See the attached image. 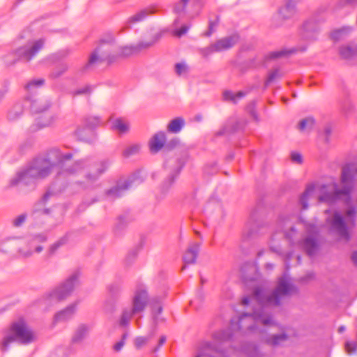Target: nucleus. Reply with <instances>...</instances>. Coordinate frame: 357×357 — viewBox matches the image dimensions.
I'll use <instances>...</instances> for the list:
<instances>
[{
	"instance_id": "nucleus-1",
	"label": "nucleus",
	"mask_w": 357,
	"mask_h": 357,
	"mask_svg": "<svg viewBox=\"0 0 357 357\" xmlns=\"http://www.w3.org/2000/svg\"><path fill=\"white\" fill-rule=\"evenodd\" d=\"M297 293L296 287L290 282L287 275H284L278 279L275 289L268 293L264 289L257 287L254 290L251 298L248 296L242 299L243 305H248L250 301L258 304L259 307L255 308L252 313H243L236 322L231 321L229 328L221 330L213 334V343L206 342L197 349L195 357H219L223 356V351L218 344L226 342L234 335L232 331H242L243 333H257V326L274 324L271 314L268 311L269 306H278L285 298Z\"/></svg>"
},
{
	"instance_id": "nucleus-2",
	"label": "nucleus",
	"mask_w": 357,
	"mask_h": 357,
	"mask_svg": "<svg viewBox=\"0 0 357 357\" xmlns=\"http://www.w3.org/2000/svg\"><path fill=\"white\" fill-rule=\"evenodd\" d=\"M73 157L71 153H63L59 149L53 148L49 150L43 156L36 158L27 167L19 171L15 177L10 181V186L20 184L24 186L36 187V180H43L48 177L54 169L56 176L64 178L66 162Z\"/></svg>"
},
{
	"instance_id": "nucleus-3",
	"label": "nucleus",
	"mask_w": 357,
	"mask_h": 357,
	"mask_svg": "<svg viewBox=\"0 0 357 357\" xmlns=\"http://www.w3.org/2000/svg\"><path fill=\"white\" fill-rule=\"evenodd\" d=\"M110 164L108 160L94 162L86 158L76 160L68 167H66L65 171H61L60 174H64V178L82 174L84 180L79 183L87 188L91 187L98 180L100 176L107 170Z\"/></svg>"
},
{
	"instance_id": "nucleus-4",
	"label": "nucleus",
	"mask_w": 357,
	"mask_h": 357,
	"mask_svg": "<svg viewBox=\"0 0 357 357\" xmlns=\"http://www.w3.org/2000/svg\"><path fill=\"white\" fill-rule=\"evenodd\" d=\"M37 340L36 333L23 319H20L11 324L8 333L0 343V350L6 352L11 344L16 342L20 344L28 345Z\"/></svg>"
},
{
	"instance_id": "nucleus-5",
	"label": "nucleus",
	"mask_w": 357,
	"mask_h": 357,
	"mask_svg": "<svg viewBox=\"0 0 357 357\" xmlns=\"http://www.w3.org/2000/svg\"><path fill=\"white\" fill-rule=\"evenodd\" d=\"M357 174V167L354 165H347L343 167L342 169L341 183L342 187L337 188L335 183L332 185V190L326 192L324 190L328 187L326 185L321 186L322 194L319 196V201L321 202L333 203L340 195H348L350 194L353 188V180L354 176Z\"/></svg>"
},
{
	"instance_id": "nucleus-6",
	"label": "nucleus",
	"mask_w": 357,
	"mask_h": 357,
	"mask_svg": "<svg viewBox=\"0 0 357 357\" xmlns=\"http://www.w3.org/2000/svg\"><path fill=\"white\" fill-rule=\"evenodd\" d=\"M117 58V46L114 38L109 36L107 39L100 40L99 45L91 54L86 68L91 65L100 63L104 61L112 63Z\"/></svg>"
},
{
	"instance_id": "nucleus-7",
	"label": "nucleus",
	"mask_w": 357,
	"mask_h": 357,
	"mask_svg": "<svg viewBox=\"0 0 357 357\" xmlns=\"http://www.w3.org/2000/svg\"><path fill=\"white\" fill-rule=\"evenodd\" d=\"M47 236L45 233H38L18 239L16 242L17 253L20 257L29 258L33 252L40 253L43 246L40 244L46 242Z\"/></svg>"
},
{
	"instance_id": "nucleus-8",
	"label": "nucleus",
	"mask_w": 357,
	"mask_h": 357,
	"mask_svg": "<svg viewBox=\"0 0 357 357\" xmlns=\"http://www.w3.org/2000/svg\"><path fill=\"white\" fill-rule=\"evenodd\" d=\"M79 273L74 272L60 286L51 291L47 300L50 303H56L68 297L79 284Z\"/></svg>"
},
{
	"instance_id": "nucleus-9",
	"label": "nucleus",
	"mask_w": 357,
	"mask_h": 357,
	"mask_svg": "<svg viewBox=\"0 0 357 357\" xmlns=\"http://www.w3.org/2000/svg\"><path fill=\"white\" fill-rule=\"evenodd\" d=\"M45 41L41 38L29 40L17 49V56L20 61L29 63L36 58L38 54L43 49Z\"/></svg>"
},
{
	"instance_id": "nucleus-10",
	"label": "nucleus",
	"mask_w": 357,
	"mask_h": 357,
	"mask_svg": "<svg viewBox=\"0 0 357 357\" xmlns=\"http://www.w3.org/2000/svg\"><path fill=\"white\" fill-rule=\"evenodd\" d=\"M305 230L308 236L303 240L300 241V245L305 250L306 254L312 257L315 255L318 248L319 243L317 236L319 234V229L317 227L312 223L305 224Z\"/></svg>"
},
{
	"instance_id": "nucleus-11",
	"label": "nucleus",
	"mask_w": 357,
	"mask_h": 357,
	"mask_svg": "<svg viewBox=\"0 0 357 357\" xmlns=\"http://www.w3.org/2000/svg\"><path fill=\"white\" fill-rule=\"evenodd\" d=\"M183 167V161L179 158H170L165 163V167L169 172L168 177L163 181L161 185L162 192L165 194L174 184L176 178L179 174Z\"/></svg>"
},
{
	"instance_id": "nucleus-12",
	"label": "nucleus",
	"mask_w": 357,
	"mask_h": 357,
	"mask_svg": "<svg viewBox=\"0 0 357 357\" xmlns=\"http://www.w3.org/2000/svg\"><path fill=\"white\" fill-rule=\"evenodd\" d=\"M327 222L329 225L331 232L337 234L346 241L349 239L347 225L342 216L338 212L334 213L331 218H328Z\"/></svg>"
},
{
	"instance_id": "nucleus-13",
	"label": "nucleus",
	"mask_w": 357,
	"mask_h": 357,
	"mask_svg": "<svg viewBox=\"0 0 357 357\" xmlns=\"http://www.w3.org/2000/svg\"><path fill=\"white\" fill-rule=\"evenodd\" d=\"M149 295L147 290L145 287L140 286L138 287L134 292L132 299V312L137 314L142 312L149 303Z\"/></svg>"
},
{
	"instance_id": "nucleus-14",
	"label": "nucleus",
	"mask_w": 357,
	"mask_h": 357,
	"mask_svg": "<svg viewBox=\"0 0 357 357\" xmlns=\"http://www.w3.org/2000/svg\"><path fill=\"white\" fill-rule=\"evenodd\" d=\"M132 179L118 181L114 187L105 191L106 197L110 200L121 197L132 186Z\"/></svg>"
},
{
	"instance_id": "nucleus-15",
	"label": "nucleus",
	"mask_w": 357,
	"mask_h": 357,
	"mask_svg": "<svg viewBox=\"0 0 357 357\" xmlns=\"http://www.w3.org/2000/svg\"><path fill=\"white\" fill-rule=\"evenodd\" d=\"M319 27L314 20H307L303 25L301 35L303 40L314 41L317 40Z\"/></svg>"
},
{
	"instance_id": "nucleus-16",
	"label": "nucleus",
	"mask_w": 357,
	"mask_h": 357,
	"mask_svg": "<svg viewBox=\"0 0 357 357\" xmlns=\"http://www.w3.org/2000/svg\"><path fill=\"white\" fill-rule=\"evenodd\" d=\"M199 248L200 244L198 243H192L189 245L183 257L185 265L183 266L181 268L182 271L186 268V264H195L199 252Z\"/></svg>"
},
{
	"instance_id": "nucleus-17",
	"label": "nucleus",
	"mask_w": 357,
	"mask_h": 357,
	"mask_svg": "<svg viewBox=\"0 0 357 357\" xmlns=\"http://www.w3.org/2000/svg\"><path fill=\"white\" fill-rule=\"evenodd\" d=\"M238 38V36L234 34L218 40L214 43L216 52H220L231 48L237 43Z\"/></svg>"
},
{
	"instance_id": "nucleus-18",
	"label": "nucleus",
	"mask_w": 357,
	"mask_h": 357,
	"mask_svg": "<svg viewBox=\"0 0 357 357\" xmlns=\"http://www.w3.org/2000/svg\"><path fill=\"white\" fill-rule=\"evenodd\" d=\"M166 135L163 132L155 133L149 142L150 151L153 153H156L162 148L165 149Z\"/></svg>"
},
{
	"instance_id": "nucleus-19",
	"label": "nucleus",
	"mask_w": 357,
	"mask_h": 357,
	"mask_svg": "<svg viewBox=\"0 0 357 357\" xmlns=\"http://www.w3.org/2000/svg\"><path fill=\"white\" fill-rule=\"evenodd\" d=\"M53 195V192L50 190H47L42 197L41 199L35 205L34 208L33 209L32 215L35 218L39 217L40 215H48L50 213V208H40V207L43 206L49 200L50 197Z\"/></svg>"
},
{
	"instance_id": "nucleus-20",
	"label": "nucleus",
	"mask_w": 357,
	"mask_h": 357,
	"mask_svg": "<svg viewBox=\"0 0 357 357\" xmlns=\"http://www.w3.org/2000/svg\"><path fill=\"white\" fill-rule=\"evenodd\" d=\"M110 294V298H107L105 303V310L112 313L115 308L116 299L119 294L120 288L117 285L112 284L108 287Z\"/></svg>"
},
{
	"instance_id": "nucleus-21",
	"label": "nucleus",
	"mask_w": 357,
	"mask_h": 357,
	"mask_svg": "<svg viewBox=\"0 0 357 357\" xmlns=\"http://www.w3.org/2000/svg\"><path fill=\"white\" fill-rule=\"evenodd\" d=\"M77 305V303H74L66 307L64 310L56 313L54 316V321L61 322L71 319L75 313Z\"/></svg>"
},
{
	"instance_id": "nucleus-22",
	"label": "nucleus",
	"mask_w": 357,
	"mask_h": 357,
	"mask_svg": "<svg viewBox=\"0 0 357 357\" xmlns=\"http://www.w3.org/2000/svg\"><path fill=\"white\" fill-rule=\"evenodd\" d=\"M295 13V1L294 0H286L284 6L278 10V17L282 20H287L291 18Z\"/></svg>"
},
{
	"instance_id": "nucleus-23",
	"label": "nucleus",
	"mask_w": 357,
	"mask_h": 357,
	"mask_svg": "<svg viewBox=\"0 0 357 357\" xmlns=\"http://www.w3.org/2000/svg\"><path fill=\"white\" fill-rule=\"evenodd\" d=\"M306 50V47H293L289 50L283 49L279 51H275L270 52L268 54L266 55V59H275L280 57L286 56L294 53H296L298 52H303Z\"/></svg>"
},
{
	"instance_id": "nucleus-24",
	"label": "nucleus",
	"mask_w": 357,
	"mask_h": 357,
	"mask_svg": "<svg viewBox=\"0 0 357 357\" xmlns=\"http://www.w3.org/2000/svg\"><path fill=\"white\" fill-rule=\"evenodd\" d=\"M51 107V102L46 99H34L31 102V111L35 114L43 113Z\"/></svg>"
},
{
	"instance_id": "nucleus-25",
	"label": "nucleus",
	"mask_w": 357,
	"mask_h": 357,
	"mask_svg": "<svg viewBox=\"0 0 357 357\" xmlns=\"http://www.w3.org/2000/svg\"><path fill=\"white\" fill-rule=\"evenodd\" d=\"M339 54L343 59H352L357 56V45H342L339 48Z\"/></svg>"
},
{
	"instance_id": "nucleus-26",
	"label": "nucleus",
	"mask_w": 357,
	"mask_h": 357,
	"mask_svg": "<svg viewBox=\"0 0 357 357\" xmlns=\"http://www.w3.org/2000/svg\"><path fill=\"white\" fill-rule=\"evenodd\" d=\"M288 338L289 336L287 333H282L281 334L265 337L263 338V341L270 346L276 347L287 341Z\"/></svg>"
},
{
	"instance_id": "nucleus-27",
	"label": "nucleus",
	"mask_w": 357,
	"mask_h": 357,
	"mask_svg": "<svg viewBox=\"0 0 357 357\" xmlns=\"http://www.w3.org/2000/svg\"><path fill=\"white\" fill-rule=\"evenodd\" d=\"M353 31L351 26H346L340 29L334 30L331 33V38L335 41H338L343 39L345 36L349 34Z\"/></svg>"
},
{
	"instance_id": "nucleus-28",
	"label": "nucleus",
	"mask_w": 357,
	"mask_h": 357,
	"mask_svg": "<svg viewBox=\"0 0 357 357\" xmlns=\"http://www.w3.org/2000/svg\"><path fill=\"white\" fill-rule=\"evenodd\" d=\"M45 80L43 78L33 79L29 80L24 86V89L29 93H33L39 88L44 86Z\"/></svg>"
},
{
	"instance_id": "nucleus-29",
	"label": "nucleus",
	"mask_w": 357,
	"mask_h": 357,
	"mask_svg": "<svg viewBox=\"0 0 357 357\" xmlns=\"http://www.w3.org/2000/svg\"><path fill=\"white\" fill-rule=\"evenodd\" d=\"M152 12L149 10L144 9L139 11L136 14L130 17L127 22L126 25L130 26L132 24H135L144 20L147 16H149Z\"/></svg>"
},
{
	"instance_id": "nucleus-30",
	"label": "nucleus",
	"mask_w": 357,
	"mask_h": 357,
	"mask_svg": "<svg viewBox=\"0 0 357 357\" xmlns=\"http://www.w3.org/2000/svg\"><path fill=\"white\" fill-rule=\"evenodd\" d=\"M247 93L243 91H238L236 93H233L231 91L226 90L223 92L222 96L225 101L231 102L236 104L238 100L245 96Z\"/></svg>"
},
{
	"instance_id": "nucleus-31",
	"label": "nucleus",
	"mask_w": 357,
	"mask_h": 357,
	"mask_svg": "<svg viewBox=\"0 0 357 357\" xmlns=\"http://www.w3.org/2000/svg\"><path fill=\"white\" fill-rule=\"evenodd\" d=\"M185 121L184 119L181 117H178L172 120L168 126L167 130L170 132L178 133L179 132L182 128L184 126Z\"/></svg>"
},
{
	"instance_id": "nucleus-32",
	"label": "nucleus",
	"mask_w": 357,
	"mask_h": 357,
	"mask_svg": "<svg viewBox=\"0 0 357 357\" xmlns=\"http://www.w3.org/2000/svg\"><path fill=\"white\" fill-rule=\"evenodd\" d=\"M88 332L89 328L86 325L79 326L75 332L72 341L75 343L80 342L86 337Z\"/></svg>"
},
{
	"instance_id": "nucleus-33",
	"label": "nucleus",
	"mask_w": 357,
	"mask_h": 357,
	"mask_svg": "<svg viewBox=\"0 0 357 357\" xmlns=\"http://www.w3.org/2000/svg\"><path fill=\"white\" fill-rule=\"evenodd\" d=\"M56 117L53 114H45L40 116L37 119V125L39 128H43L51 126L56 121Z\"/></svg>"
},
{
	"instance_id": "nucleus-34",
	"label": "nucleus",
	"mask_w": 357,
	"mask_h": 357,
	"mask_svg": "<svg viewBox=\"0 0 357 357\" xmlns=\"http://www.w3.org/2000/svg\"><path fill=\"white\" fill-rule=\"evenodd\" d=\"M315 186L314 184H310L307 186L304 192L301 195L299 202L303 209H307L308 208L307 199L311 194L314 192Z\"/></svg>"
},
{
	"instance_id": "nucleus-35",
	"label": "nucleus",
	"mask_w": 357,
	"mask_h": 357,
	"mask_svg": "<svg viewBox=\"0 0 357 357\" xmlns=\"http://www.w3.org/2000/svg\"><path fill=\"white\" fill-rule=\"evenodd\" d=\"M112 128L121 134L126 133L129 131V125L121 119L114 120Z\"/></svg>"
},
{
	"instance_id": "nucleus-36",
	"label": "nucleus",
	"mask_w": 357,
	"mask_h": 357,
	"mask_svg": "<svg viewBox=\"0 0 357 357\" xmlns=\"http://www.w3.org/2000/svg\"><path fill=\"white\" fill-rule=\"evenodd\" d=\"M138 53L135 45L124 46L121 48L117 47V57L118 56H129L132 54Z\"/></svg>"
},
{
	"instance_id": "nucleus-37",
	"label": "nucleus",
	"mask_w": 357,
	"mask_h": 357,
	"mask_svg": "<svg viewBox=\"0 0 357 357\" xmlns=\"http://www.w3.org/2000/svg\"><path fill=\"white\" fill-rule=\"evenodd\" d=\"M137 314L136 312H132V310L131 308H125L123 309L120 320L119 324L121 326H126L128 325L131 318L133 315Z\"/></svg>"
},
{
	"instance_id": "nucleus-38",
	"label": "nucleus",
	"mask_w": 357,
	"mask_h": 357,
	"mask_svg": "<svg viewBox=\"0 0 357 357\" xmlns=\"http://www.w3.org/2000/svg\"><path fill=\"white\" fill-rule=\"evenodd\" d=\"M66 242H67V238L63 236V237L59 238L57 241H56L53 244H52L47 250L48 255L49 256L54 255L61 246H63V245H65L66 243Z\"/></svg>"
},
{
	"instance_id": "nucleus-39",
	"label": "nucleus",
	"mask_w": 357,
	"mask_h": 357,
	"mask_svg": "<svg viewBox=\"0 0 357 357\" xmlns=\"http://www.w3.org/2000/svg\"><path fill=\"white\" fill-rule=\"evenodd\" d=\"M314 125V119L312 117H307L302 119L298 126L301 131L312 129Z\"/></svg>"
},
{
	"instance_id": "nucleus-40",
	"label": "nucleus",
	"mask_w": 357,
	"mask_h": 357,
	"mask_svg": "<svg viewBox=\"0 0 357 357\" xmlns=\"http://www.w3.org/2000/svg\"><path fill=\"white\" fill-rule=\"evenodd\" d=\"M20 61L17 56V49L13 52L8 53L3 56V62L7 66H13Z\"/></svg>"
},
{
	"instance_id": "nucleus-41",
	"label": "nucleus",
	"mask_w": 357,
	"mask_h": 357,
	"mask_svg": "<svg viewBox=\"0 0 357 357\" xmlns=\"http://www.w3.org/2000/svg\"><path fill=\"white\" fill-rule=\"evenodd\" d=\"M283 76V74L280 72L279 68H275L272 71H271L268 75V77L265 82V86H268V84L273 81L281 78Z\"/></svg>"
},
{
	"instance_id": "nucleus-42",
	"label": "nucleus",
	"mask_w": 357,
	"mask_h": 357,
	"mask_svg": "<svg viewBox=\"0 0 357 357\" xmlns=\"http://www.w3.org/2000/svg\"><path fill=\"white\" fill-rule=\"evenodd\" d=\"M68 69V66L66 63H61L52 72L50 76L52 78H58L66 72Z\"/></svg>"
},
{
	"instance_id": "nucleus-43",
	"label": "nucleus",
	"mask_w": 357,
	"mask_h": 357,
	"mask_svg": "<svg viewBox=\"0 0 357 357\" xmlns=\"http://www.w3.org/2000/svg\"><path fill=\"white\" fill-rule=\"evenodd\" d=\"M130 220L127 215H121L118 218L117 222L115 225V229L120 231L126 227L129 223Z\"/></svg>"
},
{
	"instance_id": "nucleus-44",
	"label": "nucleus",
	"mask_w": 357,
	"mask_h": 357,
	"mask_svg": "<svg viewBox=\"0 0 357 357\" xmlns=\"http://www.w3.org/2000/svg\"><path fill=\"white\" fill-rule=\"evenodd\" d=\"M219 17L216 16L214 20H210L208 23V29L204 33V36L206 37L210 36L215 30V28L219 24Z\"/></svg>"
},
{
	"instance_id": "nucleus-45",
	"label": "nucleus",
	"mask_w": 357,
	"mask_h": 357,
	"mask_svg": "<svg viewBox=\"0 0 357 357\" xmlns=\"http://www.w3.org/2000/svg\"><path fill=\"white\" fill-rule=\"evenodd\" d=\"M199 52L203 57L206 58L209 55L212 54L214 52H216L214 43H213L208 47L199 49Z\"/></svg>"
},
{
	"instance_id": "nucleus-46",
	"label": "nucleus",
	"mask_w": 357,
	"mask_h": 357,
	"mask_svg": "<svg viewBox=\"0 0 357 357\" xmlns=\"http://www.w3.org/2000/svg\"><path fill=\"white\" fill-rule=\"evenodd\" d=\"M256 107V101L253 100L252 101L248 106H247V111L250 114V116L253 118V119L258 122L259 121V116L257 115V113L255 110Z\"/></svg>"
},
{
	"instance_id": "nucleus-47",
	"label": "nucleus",
	"mask_w": 357,
	"mask_h": 357,
	"mask_svg": "<svg viewBox=\"0 0 357 357\" xmlns=\"http://www.w3.org/2000/svg\"><path fill=\"white\" fill-rule=\"evenodd\" d=\"M152 304V311L155 314H160L162 311V307L160 305V301L158 298H153L151 300Z\"/></svg>"
},
{
	"instance_id": "nucleus-48",
	"label": "nucleus",
	"mask_w": 357,
	"mask_h": 357,
	"mask_svg": "<svg viewBox=\"0 0 357 357\" xmlns=\"http://www.w3.org/2000/svg\"><path fill=\"white\" fill-rule=\"evenodd\" d=\"M190 0H180L174 5V12L176 14H180L185 11V7Z\"/></svg>"
},
{
	"instance_id": "nucleus-49",
	"label": "nucleus",
	"mask_w": 357,
	"mask_h": 357,
	"mask_svg": "<svg viewBox=\"0 0 357 357\" xmlns=\"http://www.w3.org/2000/svg\"><path fill=\"white\" fill-rule=\"evenodd\" d=\"M139 149L138 145H132L127 147L123 152V155L126 158H128L132 155L136 154Z\"/></svg>"
},
{
	"instance_id": "nucleus-50",
	"label": "nucleus",
	"mask_w": 357,
	"mask_h": 357,
	"mask_svg": "<svg viewBox=\"0 0 357 357\" xmlns=\"http://www.w3.org/2000/svg\"><path fill=\"white\" fill-rule=\"evenodd\" d=\"M155 43V40H152L150 41H141L136 44L137 50L138 52L142 51V50L148 49L153 46Z\"/></svg>"
},
{
	"instance_id": "nucleus-51",
	"label": "nucleus",
	"mask_w": 357,
	"mask_h": 357,
	"mask_svg": "<svg viewBox=\"0 0 357 357\" xmlns=\"http://www.w3.org/2000/svg\"><path fill=\"white\" fill-rule=\"evenodd\" d=\"M175 72L177 75L181 76L188 72V66L185 63H177L175 65Z\"/></svg>"
},
{
	"instance_id": "nucleus-52",
	"label": "nucleus",
	"mask_w": 357,
	"mask_h": 357,
	"mask_svg": "<svg viewBox=\"0 0 357 357\" xmlns=\"http://www.w3.org/2000/svg\"><path fill=\"white\" fill-rule=\"evenodd\" d=\"M26 220V215L25 213H22L15 218L13 220V225L15 227H19L22 226Z\"/></svg>"
},
{
	"instance_id": "nucleus-53",
	"label": "nucleus",
	"mask_w": 357,
	"mask_h": 357,
	"mask_svg": "<svg viewBox=\"0 0 357 357\" xmlns=\"http://www.w3.org/2000/svg\"><path fill=\"white\" fill-rule=\"evenodd\" d=\"M345 347H346L347 352L349 354H355L356 352V350H357V343H356V342H347L346 345H345Z\"/></svg>"
},
{
	"instance_id": "nucleus-54",
	"label": "nucleus",
	"mask_w": 357,
	"mask_h": 357,
	"mask_svg": "<svg viewBox=\"0 0 357 357\" xmlns=\"http://www.w3.org/2000/svg\"><path fill=\"white\" fill-rule=\"evenodd\" d=\"M127 337V333H124L123 335H122V339L121 340H120L119 342H116L114 347H113V349L115 351L118 352V351H120L121 350V349L123 348V347L124 346V344H125V342L124 340L126 339Z\"/></svg>"
},
{
	"instance_id": "nucleus-55",
	"label": "nucleus",
	"mask_w": 357,
	"mask_h": 357,
	"mask_svg": "<svg viewBox=\"0 0 357 357\" xmlns=\"http://www.w3.org/2000/svg\"><path fill=\"white\" fill-rule=\"evenodd\" d=\"M250 350H247V354L250 357H259V351L258 347L255 345H251L250 347Z\"/></svg>"
},
{
	"instance_id": "nucleus-56",
	"label": "nucleus",
	"mask_w": 357,
	"mask_h": 357,
	"mask_svg": "<svg viewBox=\"0 0 357 357\" xmlns=\"http://www.w3.org/2000/svg\"><path fill=\"white\" fill-rule=\"evenodd\" d=\"M139 248H135L130 251L126 257V261L131 263L136 257L138 254Z\"/></svg>"
},
{
	"instance_id": "nucleus-57",
	"label": "nucleus",
	"mask_w": 357,
	"mask_h": 357,
	"mask_svg": "<svg viewBox=\"0 0 357 357\" xmlns=\"http://www.w3.org/2000/svg\"><path fill=\"white\" fill-rule=\"evenodd\" d=\"M291 161L297 163V164H301L303 162V158L301 153L298 152H293L291 154Z\"/></svg>"
},
{
	"instance_id": "nucleus-58",
	"label": "nucleus",
	"mask_w": 357,
	"mask_h": 357,
	"mask_svg": "<svg viewBox=\"0 0 357 357\" xmlns=\"http://www.w3.org/2000/svg\"><path fill=\"white\" fill-rule=\"evenodd\" d=\"M178 144L177 139H173L167 142H165V150L170 151L175 148Z\"/></svg>"
},
{
	"instance_id": "nucleus-59",
	"label": "nucleus",
	"mask_w": 357,
	"mask_h": 357,
	"mask_svg": "<svg viewBox=\"0 0 357 357\" xmlns=\"http://www.w3.org/2000/svg\"><path fill=\"white\" fill-rule=\"evenodd\" d=\"M147 342V338L144 337H138L135 340V345L137 349H140Z\"/></svg>"
},
{
	"instance_id": "nucleus-60",
	"label": "nucleus",
	"mask_w": 357,
	"mask_h": 357,
	"mask_svg": "<svg viewBox=\"0 0 357 357\" xmlns=\"http://www.w3.org/2000/svg\"><path fill=\"white\" fill-rule=\"evenodd\" d=\"M22 114V109H20L18 111L12 110L8 114V119L10 120H15Z\"/></svg>"
},
{
	"instance_id": "nucleus-61",
	"label": "nucleus",
	"mask_w": 357,
	"mask_h": 357,
	"mask_svg": "<svg viewBox=\"0 0 357 357\" xmlns=\"http://www.w3.org/2000/svg\"><path fill=\"white\" fill-rule=\"evenodd\" d=\"M90 91H91V87L89 86H86L84 88L76 90L73 94H74V96H78V95H81V94L90 93Z\"/></svg>"
},
{
	"instance_id": "nucleus-62",
	"label": "nucleus",
	"mask_w": 357,
	"mask_h": 357,
	"mask_svg": "<svg viewBox=\"0 0 357 357\" xmlns=\"http://www.w3.org/2000/svg\"><path fill=\"white\" fill-rule=\"evenodd\" d=\"M190 26L188 25H183L181 27L176 31V35L178 37L182 36L183 35L185 34L187 31H188Z\"/></svg>"
},
{
	"instance_id": "nucleus-63",
	"label": "nucleus",
	"mask_w": 357,
	"mask_h": 357,
	"mask_svg": "<svg viewBox=\"0 0 357 357\" xmlns=\"http://www.w3.org/2000/svg\"><path fill=\"white\" fill-rule=\"evenodd\" d=\"M314 273L310 272V273H308L307 274H306V275H305L304 277H302L300 279V280H301V282H307L314 279Z\"/></svg>"
},
{
	"instance_id": "nucleus-64",
	"label": "nucleus",
	"mask_w": 357,
	"mask_h": 357,
	"mask_svg": "<svg viewBox=\"0 0 357 357\" xmlns=\"http://www.w3.org/2000/svg\"><path fill=\"white\" fill-rule=\"evenodd\" d=\"M314 273L310 272V273H308L307 274H306V275H305L304 277H302L300 279V280H301V282H307L314 279Z\"/></svg>"
}]
</instances>
